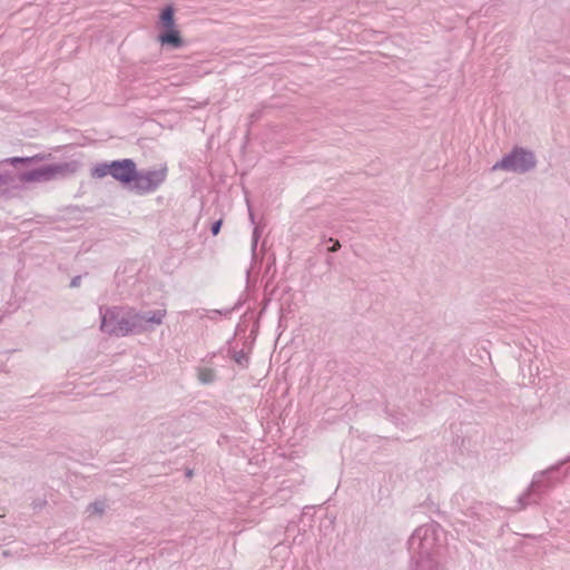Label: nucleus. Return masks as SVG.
I'll return each instance as SVG.
<instances>
[{"label": "nucleus", "mask_w": 570, "mask_h": 570, "mask_svg": "<svg viewBox=\"0 0 570 570\" xmlns=\"http://www.w3.org/2000/svg\"><path fill=\"white\" fill-rule=\"evenodd\" d=\"M167 174V166L139 170L131 158L98 163L91 168V177L101 179L111 176L124 188L140 196L156 191L165 183Z\"/></svg>", "instance_id": "1"}, {"label": "nucleus", "mask_w": 570, "mask_h": 570, "mask_svg": "<svg viewBox=\"0 0 570 570\" xmlns=\"http://www.w3.org/2000/svg\"><path fill=\"white\" fill-rule=\"evenodd\" d=\"M166 309H137L129 305L100 306L101 332L116 337H125L151 332L163 324Z\"/></svg>", "instance_id": "2"}, {"label": "nucleus", "mask_w": 570, "mask_h": 570, "mask_svg": "<svg viewBox=\"0 0 570 570\" xmlns=\"http://www.w3.org/2000/svg\"><path fill=\"white\" fill-rule=\"evenodd\" d=\"M444 532L436 522L420 525L407 540L414 570H446L440 557L443 549Z\"/></svg>", "instance_id": "3"}, {"label": "nucleus", "mask_w": 570, "mask_h": 570, "mask_svg": "<svg viewBox=\"0 0 570 570\" xmlns=\"http://www.w3.org/2000/svg\"><path fill=\"white\" fill-rule=\"evenodd\" d=\"M559 472L557 466H551L544 471L534 473L531 483L527 490L518 498L517 510L525 509L529 505L540 504L550 491L554 488Z\"/></svg>", "instance_id": "4"}, {"label": "nucleus", "mask_w": 570, "mask_h": 570, "mask_svg": "<svg viewBox=\"0 0 570 570\" xmlns=\"http://www.w3.org/2000/svg\"><path fill=\"white\" fill-rule=\"evenodd\" d=\"M175 13V6L168 3L159 11L156 22L158 30L157 41L166 49H180L186 46V41L176 23Z\"/></svg>", "instance_id": "5"}, {"label": "nucleus", "mask_w": 570, "mask_h": 570, "mask_svg": "<svg viewBox=\"0 0 570 570\" xmlns=\"http://www.w3.org/2000/svg\"><path fill=\"white\" fill-rule=\"evenodd\" d=\"M78 168L76 161L45 164L36 168L26 169L18 173L20 183L49 181L58 177H67L73 174Z\"/></svg>", "instance_id": "6"}, {"label": "nucleus", "mask_w": 570, "mask_h": 570, "mask_svg": "<svg viewBox=\"0 0 570 570\" xmlns=\"http://www.w3.org/2000/svg\"><path fill=\"white\" fill-rule=\"evenodd\" d=\"M537 165L535 156L532 151L515 145V147L501 160L492 166V170H504L509 173L525 174Z\"/></svg>", "instance_id": "7"}, {"label": "nucleus", "mask_w": 570, "mask_h": 570, "mask_svg": "<svg viewBox=\"0 0 570 570\" xmlns=\"http://www.w3.org/2000/svg\"><path fill=\"white\" fill-rule=\"evenodd\" d=\"M470 490L461 488L451 498V505L465 517H478L482 503L470 498Z\"/></svg>", "instance_id": "8"}, {"label": "nucleus", "mask_w": 570, "mask_h": 570, "mask_svg": "<svg viewBox=\"0 0 570 570\" xmlns=\"http://www.w3.org/2000/svg\"><path fill=\"white\" fill-rule=\"evenodd\" d=\"M228 351L227 355L242 368H246L249 365V352H245L244 350L237 351L234 346H232V342H228Z\"/></svg>", "instance_id": "9"}, {"label": "nucleus", "mask_w": 570, "mask_h": 570, "mask_svg": "<svg viewBox=\"0 0 570 570\" xmlns=\"http://www.w3.org/2000/svg\"><path fill=\"white\" fill-rule=\"evenodd\" d=\"M108 508L106 500H96L88 504L87 512L89 515H102Z\"/></svg>", "instance_id": "10"}, {"label": "nucleus", "mask_w": 570, "mask_h": 570, "mask_svg": "<svg viewBox=\"0 0 570 570\" xmlns=\"http://www.w3.org/2000/svg\"><path fill=\"white\" fill-rule=\"evenodd\" d=\"M197 377L202 384H212L216 380V372L209 367H202Z\"/></svg>", "instance_id": "11"}, {"label": "nucleus", "mask_w": 570, "mask_h": 570, "mask_svg": "<svg viewBox=\"0 0 570 570\" xmlns=\"http://www.w3.org/2000/svg\"><path fill=\"white\" fill-rule=\"evenodd\" d=\"M384 412L386 414V417H389L396 426L402 428L410 422L405 414L392 412L387 407H385Z\"/></svg>", "instance_id": "12"}, {"label": "nucleus", "mask_w": 570, "mask_h": 570, "mask_svg": "<svg viewBox=\"0 0 570 570\" xmlns=\"http://www.w3.org/2000/svg\"><path fill=\"white\" fill-rule=\"evenodd\" d=\"M263 229H264V226L262 224L255 225L253 228L252 244H250L253 258H255L257 255L256 254L257 245H258L259 238L262 236Z\"/></svg>", "instance_id": "13"}, {"label": "nucleus", "mask_w": 570, "mask_h": 570, "mask_svg": "<svg viewBox=\"0 0 570 570\" xmlns=\"http://www.w3.org/2000/svg\"><path fill=\"white\" fill-rule=\"evenodd\" d=\"M14 184V177L9 171L0 173V191L7 189Z\"/></svg>", "instance_id": "14"}, {"label": "nucleus", "mask_w": 570, "mask_h": 570, "mask_svg": "<svg viewBox=\"0 0 570 570\" xmlns=\"http://www.w3.org/2000/svg\"><path fill=\"white\" fill-rule=\"evenodd\" d=\"M240 306H242V302H240V301H238V302H237L233 307H230V308L213 309L212 312H213L214 314H218V315H222V316H224V317H229V316H230V314H232L234 311L238 309Z\"/></svg>", "instance_id": "15"}, {"label": "nucleus", "mask_w": 570, "mask_h": 570, "mask_svg": "<svg viewBox=\"0 0 570 570\" xmlns=\"http://www.w3.org/2000/svg\"><path fill=\"white\" fill-rule=\"evenodd\" d=\"M32 159L33 158H31V157H12V158L6 159L4 161L9 163L13 166H17L18 164H22V165L29 164V163H31Z\"/></svg>", "instance_id": "16"}, {"label": "nucleus", "mask_w": 570, "mask_h": 570, "mask_svg": "<svg viewBox=\"0 0 570 570\" xmlns=\"http://www.w3.org/2000/svg\"><path fill=\"white\" fill-rule=\"evenodd\" d=\"M327 243L330 244V245L326 247V250H327L328 253H335V252H337V250L340 249V247H341V244H340V242H338L337 239L330 238V239L327 240Z\"/></svg>", "instance_id": "17"}, {"label": "nucleus", "mask_w": 570, "mask_h": 570, "mask_svg": "<svg viewBox=\"0 0 570 570\" xmlns=\"http://www.w3.org/2000/svg\"><path fill=\"white\" fill-rule=\"evenodd\" d=\"M222 226H223V219H217V220L213 222L210 225V233L214 236L218 235L222 229Z\"/></svg>", "instance_id": "18"}, {"label": "nucleus", "mask_w": 570, "mask_h": 570, "mask_svg": "<svg viewBox=\"0 0 570 570\" xmlns=\"http://www.w3.org/2000/svg\"><path fill=\"white\" fill-rule=\"evenodd\" d=\"M247 207H248V218H249L252 225H254V226L258 225L259 223H256L255 214H254L253 208L248 200H247Z\"/></svg>", "instance_id": "19"}, {"label": "nucleus", "mask_w": 570, "mask_h": 570, "mask_svg": "<svg viewBox=\"0 0 570 570\" xmlns=\"http://www.w3.org/2000/svg\"><path fill=\"white\" fill-rule=\"evenodd\" d=\"M81 278H82L81 275H77V276L72 277L71 281H70V285L69 286L71 288L79 287L80 283H81Z\"/></svg>", "instance_id": "20"}, {"label": "nucleus", "mask_w": 570, "mask_h": 570, "mask_svg": "<svg viewBox=\"0 0 570 570\" xmlns=\"http://www.w3.org/2000/svg\"><path fill=\"white\" fill-rule=\"evenodd\" d=\"M47 504V501L46 500H41V499H38V500H35L32 502V507L35 510H40L42 509L45 505Z\"/></svg>", "instance_id": "21"}, {"label": "nucleus", "mask_w": 570, "mask_h": 570, "mask_svg": "<svg viewBox=\"0 0 570 570\" xmlns=\"http://www.w3.org/2000/svg\"><path fill=\"white\" fill-rule=\"evenodd\" d=\"M185 474H186V476H187V478H191V475H193V470L187 469V470H186V472H185Z\"/></svg>", "instance_id": "22"}, {"label": "nucleus", "mask_w": 570, "mask_h": 570, "mask_svg": "<svg viewBox=\"0 0 570 570\" xmlns=\"http://www.w3.org/2000/svg\"><path fill=\"white\" fill-rule=\"evenodd\" d=\"M6 313H7V312H3V311H1V309H0V323L2 322V320H3L4 315H6Z\"/></svg>", "instance_id": "23"}, {"label": "nucleus", "mask_w": 570, "mask_h": 570, "mask_svg": "<svg viewBox=\"0 0 570 570\" xmlns=\"http://www.w3.org/2000/svg\"><path fill=\"white\" fill-rule=\"evenodd\" d=\"M332 262H333V258H332V257H327V258H326V263H327L328 265H331V264H332Z\"/></svg>", "instance_id": "24"}, {"label": "nucleus", "mask_w": 570, "mask_h": 570, "mask_svg": "<svg viewBox=\"0 0 570 570\" xmlns=\"http://www.w3.org/2000/svg\"><path fill=\"white\" fill-rule=\"evenodd\" d=\"M268 302H269V299H266V301H265V304H264V306H263V308H262V312H264V311H265V308H266V306H267Z\"/></svg>", "instance_id": "25"}, {"label": "nucleus", "mask_w": 570, "mask_h": 570, "mask_svg": "<svg viewBox=\"0 0 570 570\" xmlns=\"http://www.w3.org/2000/svg\"><path fill=\"white\" fill-rule=\"evenodd\" d=\"M87 142H92V144H96V142H99V140H96V139H90V140H88Z\"/></svg>", "instance_id": "26"}]
</instances>
